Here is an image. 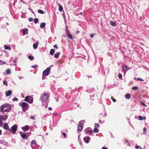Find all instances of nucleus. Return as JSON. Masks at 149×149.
<instances>
[{"label": "nucleus", "instance_id": "40", "mask_svg": "<svg viewBox=\"0 0 149 149\" xmlns=\"http://www.w3.org/2000/svg\"><path fill=\"white\" fill-rule=\"evenodd\" d=\"M135 148L136 149H138V148H139V149H142L141 147H140L139 146H135Z\"/></svg>", "mask_w": 149, "mask_h": 149}, {"label": "nucleus", "instance_id": "35", "mask_svg": "<svg viewBox=\"0 0 149 149\" xmlns=\"http://www.w3.org/2000/svg\"><path fill=\"white\" fill-rule=\"evenodd\" d=\"M6 63V62L2 61L1 60H0V65H3L5 64Z\"/></svg>", "mask_w": 149, "mask_h": 149}, {"label": "nucleus", "instance_id": "34", "mask_svg": "<svg viewBox=\"0 0 149 149\" xmlns=\"http://www.w3.org/2000/svg\"><path fill=\"white\" fill-rule=\"evenodd\" d=\"M62 135L63 136L62 137V136H61V137L63 138H65V137L66 134L65 133L63 132L62 133Z\"/></svg>", "mask_w": 149, "mask_h": 149}, {"label": "nucleus", "instance_id": "14", "mask_svg": "<svg viewBox=\"0 0 149 149\" xmlns=\"http://www.w3.org/2000/svg\"><path fill=\"white\" fill-rule=\"evenodd\" d=\"M38 44H39V43H38V41H36V43L34 44L33 45V48L35 49H37V48L38 47Z\"/></svg>", "mask_w": 149, "mask_h": 149}, {"label": "nucleus", "instance_id": "59", "mask_svg": "<svg viewBox=\"0 0 149 149\" xmlns=\"http://www.w3.org/2000/svg\"><path fill=\"white\" fill-rule=\"evenodd\" d=\"M79 32V31H77L76 32V33H78Z\"/></svg>", "mask_w": 149, "mask_h": 149}, {"label": "nucleus", "instance_id": "6", "mask_svg": "<svg viewBox=\"0 0 149 149\" xmlns=\"http://www.w3.org/2000/svg\"><path fill=\"white\" fill-rule=\"evenodd\" d=\"M17 125L16 124H14L12 127L11 129H10V131H9V132L13 134H15L17 130Z\"/></svg>", "mask_w": 149, "mask_h": 149}, {"label": "nucleus", "instance_id": "17", "mask_svg": "<svg viewBox=\"0 0 149 149\" xmlns=\"http://www.w3.org/2000/svg\"><path fill=\"white\" fill-rule=\"evenodd\" d=\"M29 97L30 98L29 99V104H32L33 102V98L30 95Z\"/></svg>", "mask_w": 149, "mask_h": 149}, {"label": "nucleus", "instance_id": "21", "mask_svg": "<svg viewBox=\"0 0 149 149\" xmlns=\"http://www.w3.org/2000/svg\"><path fill=\"white\" fill-rule=\"evenodd\" d=\"M55 50L54 49H51V50H50V51L49 52L50 54L53 55L54 54L55 52Z\"/></svg>", "mask_w": 149, "mask_h": 149}, {"label": "nucleus", "instance_id": "5", "mask_svg": "<svg viewBox=\"0 0 149 149\" xmlns=\"http://www.w3.org/2000/svg\"><path fill=\"white\" fill-rule=\"evenodd\" d=\"M85 122V121L84 120H82L79 122L78 127L77 129L78 133H80L81 131L82 128V126Z\"/></svg>", "mask_w": 149, "mask_h": 149}, {"label": "nucleus", "instance_id": "41", "mask_svg": "<svg viewBox=\"0 0 149 149\" xmlns=\"http://www.w3.org/2000/svg\"><path fill=\"white\" fill-rule=\"evenodd\" d=\"M137 80H139L140 81H144V80L143 79L140 78H137Z\"/></svg>", "mask_w": 149, "mask_h": 149}, {"label": "nucleus", "instance_id": "18", "mask_svg": "<svg viewBox=\"0 0 149 149\" xmlns=\"http://www.w3.org/2000/svg\"><path fill=\"white\" fill-rule=\"evenodd\" d=\"M28 29L27 28H26L23 29L22 30V32L23 34H25L28 33Z\"/></svg>", "mask_w": 149, "mask_h": 149}, {"label": "nucleus", "instance_id": "36", "mask_svg": "<svg viewBox=\"0 0 149 149\" xmlns=\"http://www.w3.org/2000/svg\"><path fill=\"white\" fill-rule=\"evenodd\" d=\"M95 128H99L100 127V125L97 123H95Z\"/></svg>", "mask_w": 149, "mask_h": 149}, {"label": "nucleus", "instance_id": "38", "mask_svg": "<svg viewBox=\"0 0 149 149\" xmlns=\"http://www.w3.org/2000/svg\"><path fill=\"white\" fill-rule=\"evenodd\" d=\"M36 143V141L35 140H33L31 141V144H35Z\"/></svg>", "mask_w": 149, "mask_h": 149}, {"label": "nucleus", "instance_id": "20", "mask_svg": "<svg viewBox=\"0 0 149 149\" xmlns=\"http://www.w3.org/2000/svg\"><path fill=\"white\" fill-rule=\"evenodd\" d=\"M29 97H30V95H28V96H26L25 98L24 101L29 103V99L30 98Z\"/></svg>", "mask_w": 149, "mask_h": 149}, {"label": "nucleus", "instance_id": "58", "mask_svg": "<svg viewBox=\"0 0 149 149\" xmlns=\"http://www.w3.org/2000/svg\"><path fill=\"white\" fill-rule=\"evenodd\" d=\"M22 78H23V77H19V79H21Z\"/></svg>", "mask_w": 149, "mask_h": 149}, {"label": "nucleus", "instance_id": "60", "mask_svg": "<svg viewBox=\"0 0 149 149\" xmlns=\"http://www.w3.org/2000/svg\"><path fill=\"white\" fill-rule=\"evenodd\" d=\"M80 15H82V12H80Z\"/></svg>", "mask_w": 149, "mask_h": 149}, {"label": "nucleus", "instance_id": "39", "mask_svg": "<svg viewBox=\"0 0 149 149\" xmlns=\"http://www.w3.org/2000/svg\"><path fill=\"white\" fill-rule=\"evenodd\" d=\"M12 100L13 101H17L18 100V99L16 97H15Z\"/></svg>", "mask_w": 149, "mask_h": 149}, {"label": "nucleus", "instance_id": "53", "mask_svg": "<svg viewBox=\"0 0 149 149\" xmlns=\"http://www.w3.org/2000/svg\"><path fill=\"white\" fill-rule=\"evenodd\" d=\"M102 149H107V148L105 147H104L102 148Z\"/></svg>", "mask_w": 149, "mask_h": 149}, {"label": "nucleus", "instance_id": "32", "mask_svg": "<svg viewBox=\"0 0 149 149\" xmlns=\"http://www.w3.org/2000/svg\"><path fill=\"white\" fill-rule=\"evenodd\" d=\"M93 131L95 133H97L99 131V130L97 128H95L93 129Z\"/></svg>", "mask_w": 149, "mask_h": 149}, {"label": "nucleus", "instance_id": "51", "mask_svg": "<svg viewBox=\"0 0 149 149\" xmlns=\"http://www.w3.org/2000/svg\"><path fill=\"white\" fill-rule=\"evenodd\" d=\"M48 109L50 111H51L52 109V107H49L48 108Z\"/></svg>", "mask_w": 149, "mask_h": 149}, {"label": "nucleus", "instance_id": "37", "mask_svg": "<svg viewBox=\"0 0 149 149\" xmlns=\"http://www.w3.org/2000/svg\"><path fill=\"white\" fill-rule=\"evenodd\" d=\"M10 69H8L6 70V72L7 74H10Z\"/></svg>", "mask_w": 149, "mask_h": 149}, {"label": "nucleus", "instance_id": "25", "mask_svg": "<svg viewBox=\"0 0 149 149\" xmlns=\"http://www.w3.org/2000/svg\"><path fill=\"white\" fill-rule=\"evenodd\" d=\"M143 134L145 135L147 133V129L146 127L143 128Z\"/></svg>", "mask_w": 149, "mask_h": 149}, {"label": "nucleus", "instance_id": "49", "mask_svg": "<svg viewBox=\"0 0 149 149\" xmlns=\"http://www.w3.org/2000/svg\"><path fill=\"white\" fill-rule=\"evenodd\" d=\"M94 36V34H91L90 35V36L91 38H92Z\"/></svg>", "mask_w": 149, "mask_h": 149}, {"label": "nucleus", "instance_id": "22", "mask_svg": "<svg viewBox=\"0 0 149 149\" xmlns=\"http://www.w3.org/2000/svg\"><path fill=\"white\" fill-rule=\"evenodd\" d=\"M131 97V95L130 94L127 93L125 95V98L127 99H129Z\"/></svg>", "mask_w": 149, "mask_h": 149}, {"label": "nucleus", "instance_id": "4", "mask_svg": "<svg viewBox=\"0 0 149 149\" xmlns=\"http://www.w3.org/2000/svg\"><path fill=\"white\" fill-rule=\"evenodd\" d=\"M51 68L50 67L47 68L45 70H44L42 73L43 75L42 76V79H44L45 78L44 76H48L49 74Z\"/></svg>", "mask_w": 149, "mask_h": 149}, {"label": "nucleus", "instance_id": "16", "mask_svg": "<svg viewBox=\"0 0 149 149\" xmlns=\"http://www.w3.org/2000/svg\"><path fill=\"white\" fill-rule=\"evenodd\" d=\"M146 119V117L144 116L142 117L141 116H139L138 117V120H145Z\"/></svg>", "mask_w": 149, "mask_h": 149}, {"label": "nucleus", "instance_id": "44", "mask_svg": "<svg viewBox=\"0 0 149 149\" xmlns=\"http://www.w3.org/2000/svg\"><path fill=\"white\" fill-rule=\"evenodd\" d=\"M38 65H32L31 67L32 68H36L37 67Z\"/></svg>", "mask_w": 149, "mask_h": 149}, {"label": "nucleus", "instance_id": "55", "mask_svg": "<svg viewBox=\"0 0 149 149\" xmlns=\"http://www.w3.org/2000/svg\"><path fill=\"white\" fill-rule=\"evenodd\" d=\"M13 63H16L17 62V61L16 60H14L13 61Z\"/></svg>", "mask_w": 149, "mask_h": 149}, {"label": "nucleus", "instance_id": "54", "mask_svg": "<svg viewBox=\"0 0 149 149\" xmlns=\"http://www.w3.org/2000/svg\"><path fill=\"white\" fill-rule=\"evenodd\" d=\"M90 96L91 97H93L94 96V95H91Z\"/></svg>", "mask_w": 149, "mask_h": 149}, {"label": "nucleus", "instance_id": "12", "mask_svg": "<svg viewBox=\"0 0 149 149\" xmlns=\"http://www.w3.org/2000/svg\"><path fill=\"white\" fill-rule=\"evenodd\" d=\"M19 133L23 139H26V140L28 139V137H26V135L25 134H22V132H19Z\"/></svg>", "mask_w": 149, "mask_h": 149}, {"label": "nucleus", "instance_id": "50", "mask_svg": "<svg viewBox=\"0 0 149 149\" xmlns=\"http://www.w3.org/2000/svg\"><path fill=\"white\" fill-rule=\"evenodd\" d=\"M111 99H112V100H113L114 102H116V100L113 99L112 97H111Z\"/></svg>", "mask_w": 149, "mask_h": 149}, {"label": "nucleus", "instance_id": "52", "mask_svg": "<svg viewBox=\"0 0 149 149\" xmlns=\"http://www.w3.org/2000/svg\"><path fill=\"white\" fill-rule=\"evenodd\" d=\"M79 143L82 146V142L81 141H79Z\"/></svg>", "mask_w": 149, "mask_h": 149}, {"label": "nucleus", "instance_id": "15", "mask_svg": "<svg viewBox=\"0 0 149 149\" xmlns=\"http://www.w3.org/2000/svg\"><path fill=\"white\" fill-rule=\"evenodd\" d=\"M110 23L111 24V25L113 26H117L116 23L113 21H110Z\"/></svg>", "mask_w": 149, "mask_h": 149}, {"label": "nucleus", "instance_id": "9", "mask_svg": "<svg viewBox=\"0 0 149 149\" xmlns=\"http://www.w3.org/2000/svg\"><path fill=\"white\" fill-rule=\"evenodd\" d=\"M21 128L24 131H27L29 130L30 127L29 126L26 125L24 127H22Z\"/></svg>", "mask_w": 149, "mask_h": 149}, {"label": "nucleus", "instance_id": "2", "mask_svg": "<svg viewBox=\"0 0 149 149\" xmlns=\"http://www.w3.org/2000/svg\"><path fill=\"white\" fill-rule=\"evenodd\" d=\"M49 95L48 93H44L43 95H41L40 99L42 102H45L47 103L49 102Z\"/></svg>", "mask_w": 149, "mask_h": 149}, {"label": "nucleus", "instance_id": "42", "mask_svg": "<svg viewBox=\"0 0 149 149\" xmlns=\"http://www.w3.org/2000/svg\"><path fill=\"white\" fill-rule=\"evenodd\" d=\"M118 78H119V79H122V74H119L118 75Z\"/></svg>", "mask_w": 149, "mask_h": 149}, {"label": "nucleus", "instance_id": "19", "mask_svg": "<svg viewBox=\"0 0 149 149\" xmlns=\"http://www.w3.org/2000/svg\"><path fill=\"white\" fill-rule=\"evenodd\" d=\"M60 55V53L59 52H58L54 54V56L55 58H58Z\"/></svg>", "mask_w": 149, "mask_h": 149}, {"label": "nucleus", "instance_id": "24", "mask_svg": "<svg viewBox=\"0 0 149 149\" xmlns=\"http://www.w3.org/2000/svg\"><path fill=\"white\" fill-rule=\"evenodd\" d=\"M4 47L5 49L10 50L11 49V47H8L6 45H4Z\"/></svg>", "mask_w": 149, "mask_h": 149}, {"label": "nucleus", "instance_id": "7", "mask_svg": "<svg viewBox=\"0 0 149 149\" xmlns=\"http://www.w3.org/2000/svg\"><path fill=\"white\" fill-rule=\"evenodd\" d=\"M3 128L9 131H10V129L9 128V127L8 123H3Z\"/></svg>", "mask_w": 149, "mask_h": 149}, {"label": "nucleus", "instance_id": "29", "mask_svg": "<svg viewBox=\"0 0 149 149\" xmlns=\"http://www.w3.org/2000/svg\"><path fill=\"white\" fill-rule=\"evenodd\" d=\"M58 9L60 11H62L63 10V8L62 6H61L60 5Z\"/></svg>", "mask_w": 149, "mask_h": 149}, {"label": "nucleus", "instance_id": "10", "mask_svg": "<svg viewBox=\"0 0 149 149\" xmlns=\"http://www.w3.org/2000/svg\"><path fill=\"white\" fill-rule=\"evenodd\" d=\"M90 138L88 136L85 137L83 139L84 141L86 143H89V141L88 140L90 139Z\"/></svg>", "mask_w": 149, "mask_h": 149}, {"label": "nucleus", "instance_id": "63", "mask_svg": "<svg viewBox=\"0 0 149 149\" xmlns=\"http://www.w3.org/2000/svg\"><path fill=\"white\" fill-rule=\"evenodd\" d=\"M33 40H34V41H35V40L34 39H33Z\"/></svg>", "mask_w": 149, "mask_h": 149}, {"label": "nucleus", "instance_id": "57", "mask_svg": "<svg viewBox=\"0 0 149 149\" xmlns=\"http://www.w3.org/2000/svg\"><path fill=\"white\" fill-rule=\"evenodd\" d=\"M137 78H136L135 77H134V79H135V80H137Z\"/></svg>", "mask_w": 149, "mask_h": 149}, {"label": "nucleus", "instance_id": "1", "mask_svg": "<svg viewBox=\"0 0 149 149\" xmlns=\"http://www.w3.org/2000/svg\"><path fill=\"white\" fill-rule=\"evenodd\" d=\"M0 107V111L3 112H9L12 109L11 105L10 104L6 103L1 105Z\"/></svg>", "mask_w": 149, "mask_h": 149}, {"label": "nucleus", "instance_id": "27", "mask_svg": "<svg viewBox=\"0 0 149 149\" xmlns=\"http://www.w3.org/2000/svg\"><path fill=\"white\" fill-rule=\"evenodd\" d=\"M127 65H124L122 68V69L123 70H125L127 69Z\"/></svg>", "mask_w": 149, "mask_h": 149}, {"label": "nucleus", "instance_id": "13", "mask_svg": "<svg viewBox=\"0 0 149 149\" xmlns=\"http://www.w3.org/2000/svg\"><path fill=\"white\" fill-rule=\"evenodd\" d=\"M12 93V91L11 90H9L6 92V97L10 96Z\"/></svg>", "mask_w": 149, "mask_h": 149}, {"label": "nucleus", "instance_id": "31", "mask_svg": "<svg viewBox=\"0 0 149 149\" xmlns=\"http://www.w3.org/2000/svg\"><path fill=\"white\" fill-rule=\"evenodd\" d=\"M38 22V19L37 18H35L34 19V22L35 24H36Z\"/></svg>", "mask_w": 149, "mask_h": 149}, {"label": "nucleus", "instance_id": "8", "mask_svg": "<svg viewBox=\"0 0 149 149\" xmlns=\"http://www.w3.org/2000/svg\"><path fill=\"white\" fill-rule=\"evenodd\" d=\"M66 34L68 37L70 39H72L73 38V37L72 34L70 33L69 31L68 30L66 31Z\"/></svg>", "mask_w": 149, "mask_h": 149}, {"label": "nucleus", "instance_id": "46", "mask_svg": "<svg viewBox=\"0 0 149 149\" xmlns=\"http://www.w3.org/2000/svg\"><path fill=\"white\" fill-rule=\"evenodd\" d=\"M33 18L32 17H30L29 18V20L30 22H31L33 20Z\"/></svg>", "mask_w": 149, "mask_h": 149}, {"label": "nucleus", "instance_id": "28", "mask_svg": "<svg viewBox=\"0 0 149 149\" xmlns=\"http://www.w3.org/2000/svg\"><path fill=\"white\" fill-rule=\"evenodd\" d=\"M38 12L40 14H43L44 13V12L43 10H38Z\"/></svg>", "mask_w": 149, "mask_h": 149}, {"label": "nucleus", "instance_id": "64", "mask_svg": "<svg viewBox=\"0 0 149 149\" xmlns=\"http://www.w3.org/2000/svg\"><path fill=\"white\" fill-rule=\"evenodd\" d=\"M15 66H16V64H15Z\"/></svg>", "mask_w": 149, "mask_h": 149}, {"label": "nucleus", "instance_id": "61", "mask_svg": "<svg viewBox=\"0 0 149 149\" xmlns=\"http://www.w3.org/2000/svg\"><path fill=\"white\" fill-rule=\"evenodd\" d=\"M126 141L127 143H128V141L127 140H126Z\"/></svg>", "mask_w": 149, "mask_h": 149}, {"label": "nucleus", "instance_id": "3", "mask_svg": "<svg viewBox=\"0 0 149 149\" xmlns=\"http://www.w3.org/2000/svg\"><path fill=\"white\" fill-rule=\"evenodd\" d=\"M19 105L22 107V111L24 112H25L29 108V104L25 102H22V103H20L19 104Z\"/></svg>", "mask_w": 149, "mask_h": 149}, {"label": "nucleus", "instance_id": "43", "mask_svg": "<svg viewBox=\"0 0 149 149\" xmlns=\"http://www.w3.org/2000/svg\"><path fill=\"white\" fill-rule=\"evenodd\" d=\"M141 103L142 105L145 107H146V105L143 102H141Z\"/></svg>", "mask_w": 149, "mask_h": 149}, {"label": "nucleus", "instance_id": "33", "mask_svg": "<svg viewBox=\"0 0 149 149\" xmlns=\"http://www.w3.org/2000/svg\"><path fill=\"white\" fill-rule=\"evenodd\" d=\"M138 88V87H137V86H134V87H133L132 88V89L133 90H137Z\"/></svg>", "mask_w": 149, "mask_h": 149}, {"label": "nucleus", "instance_id": "26", "mask_svg": "<svg viewBox=\"0 0 149 149\" xmlns=\"http://www.w3.org/2000/svg\"><path fill=\"white\" fill-rule=\"evenodd\" d=\"M86 132L90 135L92 133L93 131L92 130H87L86 131Z\"/></svg>", "mask_w": 149, "mask_h": 149}, {"label": "nucleus", "instance_id": "62", "mask_svg": "<svg viewBox=\"0 0 149 149\" xmlns=\"http://www.w3.org/2000/svg\"><path fill=\"white\" fill-rule=\"evenodd\" d=\"M99 121H100V122H100V123H101V120H99Z\"/></svg>", "mask_w": 149, "mask_h": 149}, {"label": "nucleus", "instance_id": "23", "mask_svg": "<svg viewBox=\"0 0 149 149\" xmlns=\"http://www.w3.org/2000/svg\"><path fill=\"white\" fill-rule=\"evenodd\" d=\"M45 25L46 24L45 22L41 23L40 24V28H42L45 26Z\"/></svg>", "mask_w": 149, "mask_h": 149}, {"label": "nucleus", "instance_id": "56", "mask_svg": "<svg viewBox=\"0 0 149 149\" xmlns=\"http://www.w3.org/2000/svg\"><path fill=\"white\" fill-rule=\"evenodd\" d=\"M1 134H2V131L1 130H0V135H1Z\"/></svg>", "mask_w": 149, "mask_h": 149}, {"label": "nucleus", "instance_id": "11", "mask_svg": "<svg viewBox=\"0 0 149 149\" xmlns=\"http://www.w3.org/2000/svg\"><path fill=\"white\" fill-rule=\"evenodd\" d=\"M1 117L2 120L5 121L8 118V115H3L1 116Z\"/></svg>", "mask_w": 149, "mask_h": 149}, {"label": "nucleus", "instance_id": "47", "mask_svg": "<svg viewBox=\"0 0 149 149\" xmlns=\"http://www.w3.org/2000/svg\"><path fill=\"white\" fill-rule=\"evenodd\" d=\"M53 47L55 49H57L58 48V47H57V45H54Z\"/></svg>", "mask_w": 149, "mask_h": 149}, {"label": "nucleus", "instance_id": "48", "mask_svg": "<svg viewBox=\"0 0 149 149\" xmlns=\"http://www.w3.org/2000/svg\"><path fill=\"white\" fill-rule=\"evenodd\" d=\"M30 118L31 119H32V120H34L35 119V118L34 116H31L30 117Z\"/></svg>", "mask_w": 149, "mask_h": 149}, {"label": "nucleus", "instance_id": "30", "mask_svg": "<svg viewBox=\"0 0 149 149\" xmlns=\"http://www.w3.org/2000/svg\"><path fill=\"white\" fill-rule=\"evenodd\" d=\"M28 57V58L30 60H33L34 58L33 56H31V55H29Z\"/></svg>", "mask_w": 149, "mask_h": 149}, {"label": "nucleus", "instance_id": "45", "mask_svg": "<svg viewBox=\"0 0 149 149\" xmlns=\"http://www.w3.org/2000/svg\"><path fill=\"white\" fill-rule=\"evenodd\" d=\"M3 84L4 85H7L8 84L7 82L6 81H4L3 82Z\"/></svg>", "mask_w": 149, "mask_h": 149}]
</instances>
